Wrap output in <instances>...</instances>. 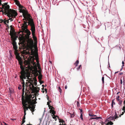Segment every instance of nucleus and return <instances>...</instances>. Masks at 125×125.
Instances as JSON below:
<instances>
[{
	"mask_svg": "<svg viewBox=\"0 0 125 125\" xmlns=\"http://www.w3.org/2000/svg\"><path fill=\"white\" fill-rule=\"evenodd\" d=\"M34 95L31 94L27 95L25 99L22 98V103L23 106H24V113L25 115L26 114V111L29 108L31 110L32 113L34 111V109L35 107V105H34L33 102L34 99L32 100L31 99L34 98Z\"/></svg>",
	"mask_w": 125,
	"mask_h": 125,
	"instance_id": "obj_1",
	"label": "nucleus"
},
{
	"mask_svg": "<svg viewBox=\"0 0 125 125\" xmlns=\"http://www.w3.org/2000/svg\"><path fill=\"white\" fill-rule=\"evenodd\" d=\"M1 0H0V6L2 5V7H0L1 9L0 12H2L3 14L6 15L8 13L10 14V13L14 12L15 11L13 10L10 9V6L8 5V2L3 3V4H1Z\"/></svg>",
	"mask_w": 125,
	"mask_h": 125,
	"instance_id": "obj_2",
	"label": "nucleus"
},
{
	"mask_svg": "<svg viewBox=\"0 0 125 125\" xmlns=\"http://www.w3.org/2000/svg\"><path fill=\"white\" fill-rule=\"evenodd\" d=\"M20 67L22 70L20 72L21 75L20 76L21 82V83H25L24 79H26V77H29L30 76V74L28 72L25 71L24 67L21 66Z\"/></svg>",
	"mask_w": 125,
	"mask_h": 125,
	"instance_id": "obj_3",
	"label": "nucleus"
},
{
	"mask_svg": "<svg viewBox=\"0 0 125 125\" xmlns=\"http://www.w3.org/2000/svg\"><path fill=\"white\" fill-rule=\"evenodd\" d=\"M26 39H27L26 41L27 49L28 50H32L34 47L33 41L31 37V38H26Z\"/></svg>",
	"mask_w": 125,
	"mask_h": 125,
	"instance_id": "obj_4",
	"label": "nucleus"
},
{
	"mask_svg": "<svg viewBox=\"0 0 125 125\" xmlns=\"http://www.w3.org/2000/svg\"><path fill=\"white\" fill-rule=\"evenodd\" d=\"M11 38V40L12 41V42L11 43L12 44L13 46V47L15 50V55H16L18 54L17 50L18 47L16 43L15 42V40L16 38L15 37Z\"/></svg>",
	"mask_w": 125,
	"mask_h": 125,
	"instance_id": "obj_5",
	"label": "nucleus"
},
{
	"mask_svg": "<svg viewBox=\"0 0 125 125\" xmlns=\"http://www.w3.org/2000/svg\"><path fill=\"white\" fill-rule=\"evenodd\" d=\"M13 10L15 11L13 12L10 13V14L8 13L6 14L7 15V16L9 17V20H10V21H13V17L14 18H15L16 17V16L17 15V13L15 10Z\"/></svg>",
	"mask_w": 125,
	"mask_h": 125,
	"instance_id": "obj_6",
	"label": "nucleus"
},
{
	"mask_svg": "<svg viewBox=\"0 0 125 125\" xmlns=\"http://www.w3.org/2000/svg\"><path fill=\"white\" fill-rule=\"evenodd\" d=\"M27 21H28V25H29L31 27L30 29L31 31L35 30V25L33 19H31Z\"/></svg>",
	"mask_w": 125,
	"mask_h": 125,
	"instance_id": "obj_7",
	"label": "nucleus"
},
{
	"mask_svg": "<svg viewBox=\"0 0 125 125\" xmlns=\"http://www.w3.org/2000/svg\"><path fill=\"white\" fill-rule=\"evenodd\" d=\"M34 56H31L30 55L28 58V60H26L25 62L27 65H31V62H34Z\"/></svg>",
	"mask_w": 125,
	"mask_h": 125,
	"instance_id": "obj_8",
	"label": "nucleus"
},
{
	"mask_svg": "<svg viewBox=\"0 0 125 125\" xmlns=\"http://www.w3.org/2000/svg\"><path fill=\"white\" fill-rule=\"evenodd\" d=\"M22 31H21V32H22V35L23 36H24V34H23V32H25L27 34V36H26V38H30V35L31 34V32L30 31L28 30L27 28L26 29L22 30Z\"/></svg>",
	"mask_w": 125,
	"mask_h": 125,
	"instance_id": "obj_9",
	"label": "nucleus"
},
{
	"mask_svg": "<svg viewBox=\"0 0 125 125\" xmlns=\"http://www.w3.org/2000/svg\"><path fill=\"white\" fill-rule=\"evenodd\" d=\"M10 34L11 36V38L15 37L14 36V31L12 27V25H11L10 26Z\"/></svg>",
	"mask_w": 125,
	"mask_h": 125,
	"instance_id": "obj_10",
	"label": "nucleus"
},
{
	"mask_svg": "<svg viewBox=\"0 0 125 125\" xmlns=\"http://www.w3.org/2000/svg\"><path fill=\"white\" fill-rule=\"evenodd\" d=\"M24 23L22 24L23 25L21 26V28L22 30L26 29L28 28V26L27 23H28V22L24 21Z\"/></svg>",
	"mask_w": 125,
	"mask_h": 125,
	"instance_id": "obj_11",
	"label": "nucleus"
},
{
	"mask_svg": "<svg viewBox=\"0 0 125 125\" xmlns=\"http://www.w3.org/2000/svg\"><path fill=\"white\" fill-rule=\"evenodd\" d=\"M35 30L31 31V33L32 35V38L35 41H37V38L35 35Z\"/></svg>",
	"mask_w": 125,
	"mask_h": 125,
	"instance_id": "obj_12",
	"label": "nucleus"
},
{
	"mask_svg": "<svg viewBox=\"0 0 125 125\" xmlns=\"http://www.w3.org/2000/svg\"><path fill=\"white\" fill-rule=\"evenodd\" d=\"M118 116L117 115V113L115 112V114L114 116L112 117H110L109 119L111 120H115V119H116L117 118H118Z\"/></svg>",
	"mask_w": 125,
	"mask_h": 125,
	"instance_id": "obj_13",
	"label": "nucleus"
},
{
	"mask_svg": "<svg viewBox=\"0 0 125 125\" xmlns=\"http://www.w3.org/2000/svg\"><path fill=\"white\" fill-rule=\"evenodd\" d=\"M26 18L27 19V20H30L31 19H32L31 18V16L30 15V14H28V13L27 14L26 16Z\"/></svg>",
	"mask_w": 125,
	"mask_h": 125,
	"instance_id": "obj_14",
	"label": "nucleus"
},
{
	"mask_svg": "<svg viewBox=\"0 0 125 125\" xmlns=\"http://www.w3.org/2000/svg\"><path fill=\"white\" fill-rule=\"evenodd\" d=\"M102 119V117H92L90 119V120H92V119H96V120H98L99 119Z\"/></svg>",
	"mask_w": 125,
	"mask_h": 125,
	"instance_id": "obj_15",
	"label": "nucleus"
},
{
	"mask_svg": "<svg viewBox=\"0 0 125 125\" xmlns=\"http://www.w3.org/2000/svg\"><path fill=\"white\" fill-rule=\"evenodd\" d=\"M28 13V11L24 10H23V12L22 13V15L23 17H25L26 15Z\"/></svg>",
	"mask_w": 125,
	"mask_h": 125,
	"instance_id": "obj_16",
	"label": "nucleus"
},
{
	"mask_svg": "<svg viewBox=\"0 0 125 125\" xmlns=\"http://www.w3.org/2000/svg\"><path fill=\"white\" fill-rule=\"evenodd\" d=\"M54 109L53 108L51 109L50 110V113H52V114L53 115H54L55 113V112L54 110Z\"/></svg>",
	"mask_w": 125,
	"mask_h": 125,
	"instance_id": "obj_17",
	"label": "nucleus"
},
{
	"mask_svg": "<svg viewBox=\"0 0 125 125\" xmlns=\"http://www.w3.org/2000/svg\"><path fill=\"white\" fill-rule=\"evenodd\" d=\"M31 85H32V88L31 87V85H29V86H30V88L31 89V90L32 91V92H34L35 89L36 88V87H35L33 85V84H32Z\"/></svg>",
	"mask_w": 125,
	"mask_h": 125,
	"instance_id": "obj_18",
	"label": "nucleus"
},
{
	"mask_svg": "<svg viewBox=\"0 0 125 125\" xmlns=\"http://www.w3.org/2000/svg\"><path fill=\"white\" fill-rule=\"evenodd\" d=\"M40 89L38 87L36 88L35 89L34 92H36V93H38L39 92V90Z\"/></svg>",
	"mask_w": 125,
	"mask_h": 125,
	"instance_id": "obj_19",
	"label": "nucleus"
},
{
	"mask_svg": "<svg viewBox=\"0 0 125 125\" xmlns=\"http://www.w3.org/2000/svg\"><path fill=\"white\" fill-rule=\"evenodd\" d=\"M22 99H21L22 101V98H23V99H25V98H26V97H25V98H24V96H23V94H24V90H22ZM27 95H28V94H27ZM27 95H27H26L25 97H26V96Z\"/></svg>",
	"mask_w": 125,
	"mask_h": 125,
	"instance_id": "obj_20",
	"label": "nucleus"
},
{
	"mask_svg": "<svg viewBox=\"0 0 125 125\" xmlns=\"http://www.w3.org/2000/svg\"><path fill=\"white\" fill-rule=\"evenodd\" d=\"M58 118L59 122L62 123V124H63V123H65V121H64L62 119H59V118Z\"/></svg>",
	"mask_w": 125,
	"mask_h": 125,
	"instance_id": "obj_21",
	"label": "nucleus"
},
{
	"mask_svg": "<svg viewBox=\"0 0 125 125\" xmlns=\"http://www.w3.org/2000/svg\"><path fill=\"white\" fill-rule=\"evenodd\" d=\"M42 75L41 74H39L38 77V78L39 80H41L42 78Z\"/></svg>",
	"mask_w": 125,
	"mask_h": 125,
	"instance_id": "obj_22",
	"label": "nucleus"
},
{
	"mask_svg": "<svg viewBox=\"0 0 125 125\" xmlns=\"http://www.w3.org/2000/svg\"><path fill=\"white\" fill-rule=\"evenodd\" d=\"M79 61L78 60H77L76 62H75L74 63V64L75 65V67L77 66L78 64L79 63Z\"/></svg>",
	"mask_w": 125,
	"mask_h": 125,
	"instance_id": "obj_23",
	"label": "nucleus"
},
{
	"mask_svg": "<svg viewBox=\"0 0 125 125\" xmlns=\"http://www.w3.org/2000/svg\"><path fill=\"white\" fill-rule=\"evenodd\" d=\"M4 22V23L5 24H6V21H4L3 20L0 19V22L1 23H2L3 22Z\"/></svg>",
	"mask_w": 125,
	"mask_h": 125,
	"instance_id": "obj_24",
	"label": "nucleus"
},
{
	"mask_svg": "<svg viewBox=\"0 0 125 125\" xmlns=\"http://www.w3.org/2000/svg\"><path fill=\"white\" fill-rule=\"evenodd\" d=\"M52 118L53 119H54L55 121H56V120H57L56 118V117H57L58 118H59V117L58 116H55V115H52Z\"/></svg>",
	"mask_w": 125,
	"mask_h": 125,
	"instance_id": "obj_25",
	"label": "nucleus"
},
{
	"mask_svg": "<svg viewBox=\"0 0 125 125\" xmlns=\"http://www.w3.org/2000/svg\"><path fill=\"white\" fill-rule=\"evenodd\" d=\"M113 123L111 121H110L109 122H108L107 124V125H112L113 124Z\"/></svg>",
	"mask_w": 125,
	"mask_h": 125,
	"instance_id": "obj_26",
	"label": "nucleus"
},
{
	"mask_svg": "<svg viewBox=\"0 0 125 125\" xmlns=\"http://www.w3.org/2000/svg\"><path fill=\"white\" fill-rule=\"evenodd\" d=\"M114 100H112V104H111V106L112 107H113V104H115V103L114 102Z\"/></svg>",
	"mask_w": 125,
	"mask_h": 125,
	"instance_id": "obj_27",
	"label": "nucleus"
},
{
	"mask_svg": "<svg viewBox=\"0 0 125 125\" xmlns=\"http://www.w3.org/2000/svg\"><path fill=\"white\" fill-rule=\"evenodd\" d=\"M37 82L36 79V78L35 79V81L34 82L33 84H34L35 86H36L37 85Z\"/></svg>",
	"mask_w": 125,
	"mask_h": 125,
	"instance_id": "obj_28",
	"label": "nucleus"
},
{
	"mask_svg": "<svg viewBox=\"0 0 125 125\" xmlns=\"http://www.w3.org/2000/svg\"><path fill=\"white\" fill-rule=\"evenodd\" d=\"M22 86L23 87L22 90H24L25 87V83H22Z\"/></svg>",
	"mask_w": 125,
	"mask_h": 125,
	"instance_id": "obj_29",
	"label": "nucleus"
},
{
	"mask_svg": "<svg viewBox=\"0 0 125 125\" xmlns=\"http://www.w3.org/2000/svg\"><path fill=\"white\" fill-rule=\"evenodd\" d=\"M58 90H59V92H60V93L61 94L62 93V89H61L60 87V86L58 87Z\"/></svg>",
	"mask_w": 125,
	"mask_h": 125,
	"instance_id": "obj_30",
	"label": "nucleus"
},
{
	"mask_svg": "<svg viewBox=\"0 0 125 125\" xmlns=\"http://www.w3.org/2000/svg\"><path fill=\"white\" fill-rule=\"evenodd\" d=\"M35 57L36 58V60L37 61V60H38L39 59V57H38V54H37V55H35Z\"/></svg>",
	"mask_w": 125,
	"mask_h": 125,
	"instance_id": "obj_31",
	"label": "nucleus"
},
{
	"mask_svg": "<svg viewBox=\"0 0 125 125\" xmlns=\"http://www.w3.org/2000/svg\"><path fill=\"white\" fill-rule=\"evenodd\" d=\"M24 10V9H20L19 12H22L23 13V10Z\"/></svg>",
	"mask_w": 125,
	"mask_h": 125,
	"instance_id": "obj_32",
	"label": "nucleus"
},
{
	"mask_svg": "<svg viewBox=\"0 0 125 125\" xmlns=\"http://www.w3.org/2000/svg\"><path fill=\"white\" fill-rule=\"evenodd\" d=\"M80 118L83 121V114L81 113V114L80 116Z\"/></svg>",
	"mask_w": 125,
	"mask_h": 125,
	"instance_id": "obj_33",
	"label": "nucleus"
},
{
	"mask_svg": "<svg viewBox=\"0 0 125 125\" xmlns=\"http://www.w3.org/2000/svg\"><path fill=\"white\" fill-rule=\"evenodd\" d=\"M18 6H19V8L20 9H22L24 7L22 6L20 4Z\"/></svg>",
	"mask_w": 125,
	"mask_h": 125,
	"instance_id": "obj_34",
	"label": "nucleus"
},
{
	"mask_svg": "<svg viewBox=\"0 0 125 125\" xmlns=\"http://www.w3.org/2000/svg\"><path fill=\"white\" fill-rule=\"evenodd\" d=\"M34 69L36 71H37V68L36 65H35V66H34Z\"/></svg>",
	"mask_w": 125,
	"mask_h": 125,
	"instance_id": "obj_35",
	"label": "nucleus"
},
{
	"mask_svg": "<svg viewBox=\"0 0 125 125\" xmlns=\"http://www.w3.org/2000/svg\"><path fill=\"white\" fill-rule=\"evenodd\" d=\"M48 106L49 107V109H51V108H53L54 109V108L52 106H51L50 105H49V106Z\"/></svg>",
	"mask_w": 125,
	"mask_h": 125,
	"instance_id": "obj_36",
	"label": "nucleus"
},
{
	"mask_svg": "<svg viewBox=\"0 0 125 125\" xmlns=\"http://www.w3.org/2000/svg\"><path fill=\"white\" fill-rule=\"evenodd\" d=\"M77 107H79L80 106V104H79V102L78 101H77Z\"/></svg>",
	"mask_w": 125,
	"mask_h": 125,
	"instance_id": "obj_37",
	"label": "nucleus"
},
{
	"mask_svg": "<svg viewBox=\"0 0 125 125\" xmlns=\"http://www.w3.org/2000/svg\"><path fill=\"white\" fill-rule=\"evenodd\" d=\"M119 104L120 105L121 104H122V100H119Z\"/></svg>",
	"mask_w": 125,
	"mask_h": 125,
	"instance_id": "obj_38",
	"label": "nucleus"
},
{
	"mask_svg": "<svg viewBox=\"0 0 125 125\" xmlns=\"http://www.w3.org/2000/svg\"><path fill=\"white\" fill-rule=\"evenodd\" d=\"M104 77H102V81L103 84H104Z\"/></svg>",
	"mask_w": 125,
	"mask_h": 125,
	"instance_id": "obj_39",
	"label": "nucleus"
},
{
	"mask_svg": "<svg viewBox=\"0 0 125 125\" xmlns=\"http://www.w3.org/2000/svg\"><path fill=\"white\" fill-rule=\"evenodd\" d=\"M18 88L19 90H21V86L20 85L18 87Z\"/></svg>",
	"mask_w": 125,
	"mask_h": 125,
	"instance_id": "obj_40",
	"label": "nucleus"
},
{
	"mask_svg": "<svg viewBox=\"0 0 125 125\" xmlns=\"http://www.w3.org/2000/svg\"><path fill=\"white\" fill-rule=\"evenodd\" d=\"M81 65H80L77 68V70H79L80 69V68H81Z\"/></svg>",
	"mask_w": 125,
	"mask_h": 125,
	"instance_id": "obj_41",
	"label": "nucleus"
},
{
	"mask_svg": "<svg viewBox=\"0 0 125 125\" xmlns=\"http://www.w3.org/2000/svg\"><path fill=\"white\" fill-rule=\"evenodd\" d=\"M24 18L23 19V20L24 21L25 20V21H27V19L26 18V17H24Z\"/></svg>",
	"mask_w": 125,
	"mask_h": 125,
	"instance_id": "obj_42",
	"label": "nucleus"
},
{
	"mask_svg": "<svg viewBox=\"0 0 125 125\" xmlns=\"http://www.w3.org/2000/svg\"><path fill=\"white\" fill-rule=\"evenodd\" d=\"M30 83L31 84V85H32V84H33V80H31V81H30Z\"/></svg>",
	"mask_w": 125,
	"mask_h": 125,
	"instance_id": "obj_43",
	"label": "nucleus"
},
{
	"mask_svg": "<svg viewBox=\"0 0 125 125\" xmlns=\"http://www.w3.org/2000/svg\"><path fill=\"white\" fill-rule=\"evenodd\" d=\"M71 115V118H73L74 117V115L73 114H70Z\"/></svg>",
	"mask_w": 125,
	"mask_h": 125,
	"instance_id": "obj_44",
	"label": "nucleus"
},
{
	"mask_svg": "<svg viewBox=\"0 0 125 125\" xmlns=\"http://www.w3.org/2000/svg\"><path fill=\"white\" fill-rule=\"evenodd\" d=\"M25 120H22V122L21 125H22L25 122Z\"/></svg>",
	"mask_w": 125,
	"mask_h": 125,
	"instance_id": "obj_45",
	"label": "nucleus"
},
{
	"mask_svg": "<svg viewBox=\"0 0 125 125\" xmlns=\"http://www.w3.org/2000/svg\"><path fill=\"white\" fill-rule=\"evenodd\" d=\"M31 63H33L32 64H33V65L34 66H35V65H36V62H31Z\"/></svg>",
	"mask_w": 125,
	"mask_h": 125,
	"instance_id": "obj_46",
	"label": "nucleus"
},
{
	"mask_svg": "<svg viewBox=\"0 0 125 125\" xmlns=\"http://www.w3.org/2000/svg\"><path fill=\"white\" fill-rule=\"evenodd\" d=\"M27 54H29V55H30V54L31 55H32V54H30V52H27Z\"/></svg>",
	"mask_w": 125,
	"mask_h": 125,
	"instance_id": "obj_47",
	"label": "nucleus"
},
{
	"mask_svg": "<svg viewBox=\"0 0 125 125\" xmlns=\"http://www.w3.org/2000/svg\"><path fill=\"white\" fill-rule=\"evenodd\" d=\"M119 96H118L116 98V99L118 101H119V100H120L119 99Z\"/></svg>",
	"mask_w": 125,
	"mask_h": 125,
	"instance_id": "obj_48",
	"label": "nucleus"
},
{
	"mask_svg": "<svg viewBox=\"0 0 125 125\" xmlns=\"http://www.w3.org/2000/svg\"><path fill=\"white\" fill-rule=\"evenodd\" d=\"M89 116H90L91 117H93L94 116L93 115H92V114H89Z\"/></svg>",
	"mask_w": 125,
	"mask_h": 125,
	"instance_id": "obj_49",
	"label": "nucleus"
},
{
	"mask_svg": "<svg viewBox=\"0 0 125 125\" xmlns=\"http://www.w3.org/2000/svg\"><path fill=\"white\" fill-rule=\"evenodd\" d=\"M37 72H38V73H39V74H41V72L40 70L38 71H37Z\"/></svg>",
	"mask_w": 125,
	"mask_h": 125,
	"instance_id": "obj_50",
	"label": "nucleus"
},
{
	"mask_svg": "<svg viewBox=\"0 0 125 125\" xmlns=\"http://www.w3.org/2000/svg\"><path fill=\"white\" fill-rule=\"evenodd\" d=\"M122 109L123 111H125V106H124Z\"/></svg>",
	"mask_w": 125,
	"mask_h": 125,
	"instance_id": "obj_51",
	"label": "nucleus"
},
{
	"mask_svg": "<svg viewBox=\"0 0 125 125\" xmlns=\"http://www.w3.org/2000/svg\"><path fill=\"white\" fill-rule=\"evenodd\" d=\"M125 111H124V112H122V114H121V115H119V116H121V115H123L124 113L125 112Z\"/></svg>",
	"mask_w": 125,
	"mask_h": 125,
	"instance_id": "obj_52",
	"label": "nucleus"
},
{
	"mask_svg": "<svg viewBox=\"0 0 125 125\" xmlns=\"http://www.w3.org/2000/svg\"><path fill=\"white\" fill-rule=\"evenodd\" d=\"M25 114H24V115L23 117V120H25Z\"/></svg>",
	"mask_w": 125,
	"mask_h": 125,
	"instance_id": "obj_53",
	"label": "nucleus"
},
{
	"mask_svg": "<svg viewBox=\"0 0 125 125\" xmlns=\"http://www.w3.org/2000/svg\"><path fill=\"white\" fill-rule=\"evenodd\" d=\"M80 110V114H81V113H82V114H83L82 110V109H81Z\"/></svg>",
	"mask_w": 125,
	"mask_h": 125,
	"instance_id": "obj_54",
	"label": "nucleus"
},
{
	"mask_svg": "<svg viewBox=\"0 0 125 125\" xmlns=\"http://www.w3.org/2000/svg\"><path fill=\"white\" fill-rule=\"evenodd\" d=\"M122 64H123V65L122 66V67H123L124 66V62L123 61L122 62Z\"/></svg>",
	"mask_w": 125,
	"mask_h": 125,
	"instance_id": "obj_55",
	"label": "nucleus"
},
{
	"mask_svg": "<svg viewBox=\"0 0 125 125\" xmlns=\"http://www.w3.org/2000/svg\"><path fill=\"white\" fill-rule=\"evenodd\" d=\"M2 102L1 101H0V105L2 104Z\"/></svg>",
	"mask_w": 125,
	"mask_h": 125,
	"instance_id": "obj_56",
	"label": "nucleus"
},
{
	"mask_svg": "<svg viewBox=\"0 0 125 125\" xmlns=\"http://www.w3.org/2000/svg\"><path fill=\"white\" fill-rule=\"evenodd\" d=\"M45 91L46 92V93L47 92V89L46 88H45L44 89Z\"/></svg>",
	"mask_w": 125,
	"mask_h": 125,
	"instance_id": "obj_57",
	"label": "nucleus"
},
{
	"mask_svg": "<svg viewBox=\"0 0 125 125\" xmlns=\"http://www.w3.org/2000/svg\"><path fill=\"white\" fill-rule=\"evenodd\" d=\"M29 77H27L28 78V79L30 80V81H31V80H31V79L30 78H29Z\"/></svg>",
	"mask_w": 125,
	"mask_h": 125,
	"instance_id": "obj_58",
	"label": "nucleus"
},
{
	"mask_svg": "<svg viewBox=\"0 0 125 125\" xmlns=\"http://www.w3.org/2000/svg\"><path fill=\"white\" fill-rule=\"evenodd\" d=\"M5 21H6V22H7L8 23H9V21L8 20H5Z\"/></svg>",
	"mask_w": 125,
	"mask_h": 125,
	"instance_id": "obj_59",
	"label": "nucleus"
},
{
	"mask_svg": "<svg viewBox=\"0 0 125 125\" xmlns=\"http://www.w3.org/2000/svg\"><path fill=\"white\" fill-rule=\"evenodd\" d=\"M6 25H7V27L8 28V29H9V25H8L7 24H6Z\"/></svg>",
	"mask_w": 125,
	"mask_h": 125,
	"instance_id": "obj_60",
	"label": "nucleus"
},
{
	"mask_svg": "<svg viewBox=\"0 0 125 125\" xmlns=\"http://www.w3.org/2000/svg\"><path fill=\"white\" fill-rule=\"evenodd\" d=\"M67 88V85H65V89H66Z\"/></svg>",
	"mask_w": 125,
	"mask_h": 125,
	"instance_id": "obj_61",
	"label": "nucleus"
},
{
	"mask_svg": "<svg viewBox=\"0 0 125 125\" xmlns=\"http://www.w3.org/2000/svg\"><path fill=\"white\" fill-rule=\"evenodd\" d=\"M36 75L37 76H38L39 75V74H38V73H37V72L36 73Z\"/></svg>",
	"mask_w": 125,
	"mask_h": 125,
	"instance_id": "obj_62",
	"label": "nucleus"
},
{
	"mask_svg": "<svg viewBox=\"0 0 125 125\" xmlns=\"http://www.w3.org/2000/svg\"><path fill=\"white\" fill-rule=\"evenodd\" d=\"M50 103L49 102H48L47 103V104L48 105V106H49V105H50Z\"/></svg>",
	"mask_w": 125,
	"mask_h": 125,
	"instance_id": "obj_63",
	"label": "nucleus"
},
{
	"mask_svg": "<svg viewBox=\"0 0 125 125\" xmlns=\"http://www.w3.org/2000/svg\"><path fill=\"white\" fill-rule=\"evenodd\" d=\"M97 116L96 115H94V117H97Z\"/></svg>",
	"mask_w": 125,
	"mask_h": 125,
	"instance_id": "obj_64",
	"label": "nucleus"
}]
</instances>
